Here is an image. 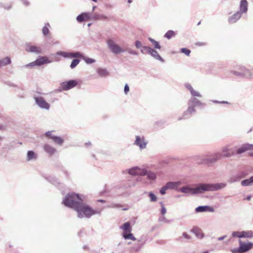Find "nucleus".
Masks as SVG:
<instances>
[{"instance_id":"nucleus-1","label":"nucleus","mask_w":253,"mask_h":253,"mask_svg":"<svg viewBox=\"0 0 253 253\" xmlns=\"http://www.w3.org/2000/svg\"><path fill=\"white\" fill-rule=\"evenodd\" d=\"M84 197L75 193L68 194L63 200L62 203L66 207L74 209L78 213V217L81 218H89L92 215L100 214V211L94 210L84 203Z\"/></svg>"},{"instance_id":"nucleus-2","label":"nucleus","mask_w":253,"mask_h":253,"mask_svg":"<svg viewBox=\"0 0 253 253\" xmlns=\"http://www.w3.org/2000/svg\"><path fill=\"white\" fill-rule=\"evenodd\" d=\"M178 191L188 195L202 193L206 191V185H200L195 188H191L189 186L182 187Z\"/></svg>"},{"instance_id":"nucleus-3","label":"nucleus","mask_w":253,"mask_h":253,"mask_svg":"<svg viewBox=\"0 0 253 253\" xmlns=\"http://www.w3.org/2000/svg\"><path fill=\"white\" fill-rule=\"evenodd\" d=\"M107 47L113 54H119L125 51V50L117 44L113 39H109L106 41Z\"/></svg>"},{"instance_id":"nucleus-4","label":"nucleus","mask_w":253,"mask_h":253,"mask_svg":"<svg viewBox=\"0 0 253 253\" xmlns=\"http://www.w3.org/2000/svg\"><path fill=\"white\" fill-rule=\"evenodd\" d=\"M204 104L202 103L196 98L192 97L189 101V107L185 114L189 113L191 115L196 111L195 107L201 109L204 108Z\"/></svg>"},{"instance_id":"nucleus-5","label":"nucleus","mask_w":253,"mask_h":253,"mask_svg":"<svg viewBox=\"0 0 253 253\" xmlns=\"http://www.w3.org/2000/svg\"><path fill=\"white\" fill-rule=\"evenodd\" d=\"M127 172L133 176L135 175H141L144 176L145 175L146 173V169L143 168H140L138 167H132L127 170Z\"/></svg>"},{"instance_id":"nucleus-6","label":"nucleus","mask_w":253,"mask_h":253,"mask_svg":"<svg viewBox=\"0 0 253 253\" xmlns=\"http://www.w3.org/2000/svg\"><path fill=\"white\" fill-rule=\"evenodd\" d=\"M34 99L36 104L41 109L48 110L50 105L41 96H35Z\"/></svg>"},{"instance_id":"nucleus-7","label":"nucleus","mask_w":253,"mask_h":253,"mask_svg":"<svg viewBox=\"0 0 253 253\" xmlns=\"http://www.w3.org/2000/svg\"><path fill=\"white\" fill-rule=\"evenodd\" d=\"M58 55H60L65 58L71 59L75 57H82V54L79 52H68L65 51H58L56 53Z\"/></svg>"},{"instance_id":"nucleus-8","label":"nucleus","mask_w":253,"mask_h":253,"mask_svg":"<svg viewBox=\"0 0 253 253\" xmlns=\"http://www.w3.org/2000/svg\"><path fill=\"white\" fill-rule=\"evenodd\" d=\"M148 142L145 139L144 136H140L136 135L135 136V140L134 142V144L138 146L140 150L145 149Z\"/></svg>"},{"instance_id":"nucleus-9","label":"nucleus","mask_w":253,"mask_h":253,"mask_svg":"<svg viewBox=\"0 0 253 253\" xmlns=\"http://www.w3.org/2000/svg\"><path fill=\"white\" fill-rule=\"evenodd\" d=\"M78 84V82L76 80H70L61 83V87L63 90H68L77 86Z\"/></svg>"},{"instance_id":"nucleus-10","label":"nucleus","mask_w":253,"mask_h":253,"mask_svg":"<svg viewBox=\"0 0 253 253\" xmlns=\"http://www.w3.org/2000/svg\"><path fill=\"white\" fill-rule=\"evenodd\" d=\"M25 49L27 52L36 54H40L42 52V49L40 46L32 45L29 43L25 45Z\"/></svg>"},{"instance_id":"nucleus-11","label":"nucleus","mask_w":253,"mask_h":253,"mask_svg":"<svg viewBox=\"0 0 253 253\" xmlns=\"http://www.w3.org/2000/svg\"><path fill=\"white\" fill-rule=\"evenodd\" d=\"M240 249L242 253L247 252L251 250L253 247V243L252 242H248L247 243L243 242L241 240L239 241Z\"/></svg>"},{"instance_id":"nucleus-12","label":"nucleus","mask_w":253,"mask_h":253,"mask_svg":"<svg viewBox=\"0 0 253 253\" xmlns=\"http://www.w3.org/2000/svg\"><path fill=\"white\" fill-rule=\"evenodd\" d=\"M226 186L224 183H215V184H207V191H217L224 188Z\"/></svg>"},{"instance_id":"nucleus-13","label":"nucleus","mask_w":253,"mask_h":253,"mask_svg":"<svg viewBox=\"0 0 253 253\" xmlns=\"http://www.w3.org/2000/svg\"><path fill=\"white\" fill-rule=\"evenodd\" d=\"M221 157V154L215 153L207 155V165H211L216 162Z\"/></svg>"},{"instance_id":"nucleus-14","label":"nucleus","mask_w":253,"mask_h":253,"mask_svg":"<svg viewBox=\"0 0 253 253\" xmlns=\"http://www.w3.org/2000/svg\"><path fill=\"white\" fill-rule=\"evenodd\" d=\"M236 68L241 71L244 78H250L253 75V72L251 70L246 68L244 66H238Z\"/></svg>"},{"instance_id":"nucleus-15","label":"nucleus","mask_w":253,"mask_h":253,"mask_svg":"<svg viewBox=\"0 0 253 253\" xmlns=\"http://www.w3.org/2000/svg\"><path fill=\"white\" fill-rule=\"evenodd\" d=\"M253 150V144L245 143L240 147L236 151L238 154H242L248 150Z\"/></svg>"},{"instance_id":"nucleus-16","label":"nucleus","mask_w":253,"mask_h":253,"mask_svg":"<svg viewBox=\"0 0 253 253\" xmlns=\"http://www.w3.org/2000/svg\"><path fill=\"white\" fill-rule=\"evenodd\" d=\"M248 10V2L247 0H241L240 2L239 10L238 11L241 14H245Z\"/></svg>"},{"instance_id":"nucleus-17","label":"nucleus","mask_w":253,"mask_h":253,"mask_svg":"<svg viewBox=\"0 0 253 253\" xmlns=\"http://www.w3.org/2000/svg\"><path fill=\"white\" fill-rule=\"evenodd\" d=\"M241 14L238 11L234 13L232 15L230 16L228 18V22L229 24H232L236 23L242 17Z\"/></svg>"},{"instance_id":"nucleus-18","label":"nucleus","mask_w":253,"mask_h":253,"mask_svg":"<svg viewBox=\"0 0 253 253\" xmlns=\"http://www.w3.org/2000/svg\"><path fill=\"white\" fill-rule=\"evenodd\" d=\"M191 231L195 235L196 237L198 239H202L205 237V235L203 231L198 226L193 227Z\"/></svg>"},{"instance_id":"nucleus-19","label":"nucleus","mask_w":253,"mask_h":253,"mask_svg":"<svg viewBox=\"0 0 253 253\" xmlns=\"http://www.w3.org/2000/svg\"><path fill=\"white\" fill-rule=\"evenodd\" d=\"M185 86L186 88V89L190 92V93L193 97H202L200 92L197 90H195L189 84H185Z\"/></svg>"},{"instance_id":"nucleus-20","label":"nucleus","mask_w":253,"mask_h":253,"mask_svg":"<svg viewBox=\"0 0 253 253\" xmlns=\"http://www.w3.org/2000/svg\"><path fill=\"white\" fill-rule=\"evenodd\" d=\"M120 228L123 230L122 235L126 234L127 233L131 232L132 231V228L130 226L129 222H126L124 223L122 226L120 227Z\"/></svg>"},{"instance_id":"nucleus-21","label":"nucleus","mask_w":253,"mask_h":253,"mask_svg":"<svg viewBox=\"0 0 253 253\" xmlns=\"http://www.w3.org/2000/svg\"><path fill=\"white\" fill-rule=\"evenodd\" d=\"M37 66H41L44 64L50 63L51 62L46 56H41L36 60Z\"/></svg>"},{"instance_id":"nucleus-22","label":"nucleus","mask_w":253,"mask_h":253,"mask_svg":"<svg viewBox=\"0 0 253 253\" xmlns=\"http://www.w3.org/2000/svg\"><path fill=\"white\" fill-rule=\"evenodd\" d=\"M246 174L244 172H240L238 173L237 175L231 177L229 179L230 183H234L239 181L241 179L245 177Z\"/></svg>"},{"instance_id":"nucleus-23","label":"nucleus","mask_w":253,"mask_h":253,"mask_svg":"<svg viewBox=\"0 0 253 253\" xmlns=\"http://www.w3.org/2000/svg\"><path fill=\"white\" fill-rule=\"evenodd\" d=\"M43 149L49 155H52L56 152V149L49 144H45L43 146Z\"/></svg>"},{"instance_id":"nucleus-24","label":"nucleus","mask_w":253,"mask_h":253,"mask_svg":"<svg viewBox=\"0 0 253 253\" xmlns=\"http://www.w3.org/2000/svg\"><path fill=\"white\" fill-rule=\"evenodd\" d=\"M253 237V231L252 230L241 231L240 238H252Z\"/></svg>"},{"instance_id":"nucleus-25","label":"nucleus","mask_w":253,"mask_h":253,"mask_svg":"<svg viewBox=\"0 0 253 253\" xmlns=\"http://www.w3.org/2000/svg\"><path fill=\"white\" fill-rule=\"evenodd\" d=\"M180 184V182H169L166 184V186L168 189H176Z\"/></svg>"},{"instance_id":"nucleus-26","label":"nucleus","mask_w":253,"mask_h":253,"mask_svg":"<svg viewBox=\"0 0 253 253\" xmlns=\"http://www.w3.org/2000/svg\"><path fill=\"white\" fill-rule=\"evenodd\" d=\"M11 60L10 57H6L2 59H0V68L5 66L7 65L10 64Z\"/></svg>"},{"instance_id":"nucleus-27","label":"nucleus","mask_w":253,"mask_h":253,"mask_svg":"<svg viewBox=\"0 0 253 253\" xmlns=\"http://www.w3.org/2000/svg\"><path fill=\"white\" fill-rule=\"evenodd\" d=\"M241 185L243 186H248L253 185V175L249 179H246L241 181Z\"/></svg>"},{"instance_id":"nucleus-28","label":"nucleus","mask_w":253,"mask_h":253,"mask_svg":"<svg viewBox=\"0 0 253 253\" xmlns=\"http://www.w3.org/2000/svg\"><path fill=\"white\" fill-rule=\"evenodd\" d=\"M37 158V154L33 151H28L27 155V160L30 161L36 160Z\"/></svg>"},{"instance_id":"nucleus-29","label":"nucleus","mask_w":253,"mask_h":253,"mask_svg":"<svg viewBox=\"0 0 253 253\" xmlns=\"http://www.w3.org/2000/svg\"><path fill=\"white\" fill-rule=\"evenodd\" d=\"M149 54H150L152 57L157 60H159L161 61H164L163 59L159 55L158 52L152 48V50L149 52Z\"/></svg>"},{"instance_id":"nucleus-30","label":"nucleus","mask_w":253,"mask_h":253,"mask_svg":"<svg viewBox=\"0 0 253 253\" xmlns=\"http://www.w3.org/2000/svg\"><path fill=\"white\" fill-rule=\"evenodd\" d=\"M97 73L102 77H106L109 75L108 72L105 69L98 68L97 69Z\"/></svg>"},{"instance_id":"nucleus-31","label":"nucleus","mask_w":253,"mask_h":253,"mask_svg":"<svg viewBox=\"0 0 253 253\" xmlns=\"http://www.w3.org/2000/svg\"><path fill=\"white\" fill-rule=\"evenodd\" d=\"M50 139H51L55 143L60 145H61L64 142V140L59 136H51L50 137Z\"/></svg>"},{"instance_id":"nucleus-32","label":"nucleus","mask_w":253,"mask_h":253,"mask_svg":"<svg viewBox=\"0 0 253 253\" xmlns=\"http://www.w3.org/2000/svg\"><path fill=\"white\" fill-rule=\"evenodd\" d=\"M146 173L145 175L147 176L149 179L153 180L156 178V174L155 172L146 170Z\"/></svg>"},{"instance_id":"nucleus-33","label":"nucleus","mask_w":253,"mask_h":253,"mask_svg":"<svg viewBox=\"0 0 253 253\" xmlns=\"http://www.w3.org/2000/svg\"><path fill=\"white\" fill-rule=\"evenodd\" d=\"M175 33L174 31H173L172 30H169L165 34L164 37L166 38L169 40L172 37L175 36Z\"/></svg>"},{"instance_id":"nucleus-34","label":"nucleus","mask_w":253,"mask_h":253,"mask_svg":"<svg viewBox=\"0 0 253 253\" xmlns=\"http://www.w3.org/2000/svg\"><path fill=\"white\" fill-rule=\"evenodd\" d=\"M123 236L125 239H130L132 241H135L136 240V238L133 236V234L131 233V232L124 234Z\"/></svg>"},{"instance_id":"nucleus-35","label":"nucleus","mask_w":253,"mask_h":253,"mask_svg":"<svg viewBox=\"0 0 253 253\" xmlns=\"http://www.w3.org/2000/svg\"><path fill=\"white\" fill-rule=\"evenodd\" d=\"M148 39H149V41H150L152 42V43L154 45V47L155 48H157V49L161 48V46L160 45L159 43L158 42L156 41L154 39L150 38H149Z\"/></svg>"},{"instance_id":"nucleus-36","label":"nucleus","mask_w":253,"mask_h":253,"mask_svg":"<svg viewBox=\"0 0 253 253\" xmlns=\"http://www.w3.org/2000/svg\"><path fill=\"white\" fill-rule=\"evenodd\" d=\"M102 18H106V17L104 16L103 15H100V14L97 13H94L92 15H91V20H98Z\"/></svg>"},{"instance_id":"nucleus-37","label":"nucleus","mask_w":253,"mask_h":253,"mask_svg":"<svg viewBox=\"0 0 253 253\" xmlns=\"http://www.w3.org/2000/svg\"><path fill=\"white\" fill-rule=\"evenodd\" d=\"M222 152L223 153V156L226 157H229L231 156V154L229 152V149L227 147H224L222 149Z\"/></svg>"},{"instance_id":"nucleus-38","label":"nucleus","mask_w":253,"mask_h":253,"mask_svg":"<svg viewBox=\"0 0 253 253\" xmlns=\"http://www.w3.org/2000/svg\"><path fill=\"white\" fill-rule=\"evenodd\" d=\"M80 60L79 59H73L71 63V65H70L71 68V69L75 68L78 65V64L80 63Z\"/></svg>"},{"instance_id":"nucleus-39","label":"nucleus","mask_w":253,"mask_h":253,"mask_svg":"<svg viewBox=\"0 0 253 253\" xmlns=\"http://www.w3.org/2000/svg\"><path fill=\"white\" fill-rule=\"evenodd\" d=\"M151 50H152V48L151 47H148V46H144L142 47V49H141V52L142 53H148V54H149V52L151 51Z\"/></svg>"},{"instance_id":"nucleus-40","label":"nucleus","mask_w":253,"mask_h":253,"mask_svg":"<svg viewBox=\"0 0 253 253\" xmlns=\"http://www.w3.org/2000/svg\"><path fill=\"white\" fill-rule=\"evenodd\" d=\"M195 212L197 213L206 212V206H199L196 208Z\"/></svg>"},{"instance_id":"nucleus-41","label":"nucleus","mask_w":253,"mask_h":253,"mask_svg":"<svg viewBox=\"0 0 253 253\" xmlns=\"http://www.w3.org/2000/svg\"><path fill=\"white\" fill-rule=\"evenodd\" d=\"M49 26H50L49 24L47 23L45 25V26L44 27H43V28H42V32L44 36H46L48 34L49 29H48V27H49Z\"/></svg>"},{"instance_id":"nucleus-42","label":"nucleus","mask_w":253,"mask_h":253,"mask_svg":"<svg viewBox=\"0 0 253 253\" xmlns=\"http://www.w3.org/2000/svg\"><path fill=\"white\" fill-rule=\"evenodd\" d=\"M0 7H3L6 10L11 9L12 4L11 3H0Z\"/></svg>"},{"instance_id":"nucleus-43","label":"nucleus","mask_w":253,"mask_h":253,"mask_svg":"<svg viewBox=\"0 0 253 253\" xmlns=\"http://www.w3.org/2000/svg\"><path fill=\"white\" fill-rule=\"evenodd\" d=\"M84 20H91V14L89 12H84L82 13Z\"/></svg>"},{"instance_id":"nucleus-44","label":"nucleus","mask_w":253,"mask_h":253,"mask_svg":"<svg viewBox=\"0 0 253 253\" xmlns=\"http://www.w3.org/2000/svg\"><path fill=\"white\" fill-rule=\"evenodd\" d=\"M82 58H83L84 60V61L86 64H92L95 62V60L92 58H85V57H83V56L82 57Z\"/></svg>"},{"instance_id":"nucleus-45","label":"nucleus","mask_w":253,"mask_h":253,"mask_svg":"<svg viewBox=\"0 0 253 253\" xmlns=\"http://www.w3.org/2000/svg\"><path fill=\"white\" fill-rule=\"evenodd\" d=\"M230 72L235 76L240 77L241 78H244L241 71H234V70H231L230 71Z\"/></svg>"},{"instance_id":"nucleus-46","label":"nucleus","mask_w":253,"mask_h":253,"mask_svg":"<svg viewBox=\"0 0 253 253\" xmlns=\"http://www.w3.org/2000/svg\"><path fill=\"white\" fill-rule=\"evenodd\" d=\"M181 52L184 54H185L187 56H189L191 51L190 50L186 48H182L181 49Z\"/></svg>"},{"instance_id":"nucleus-47","label":"nucleus","mask_w":253,"mask_h":253,"mask_svg":"<svg viewBox=\"0 0 253 253\" xmlns=\"http://www.w3.org/2000/svg\"><path fill=\"white\" fill-rule=\"evenodd\" d=\"M149 196L150 198L151 202H154L157 200V198L156 196L155 195V194H154L152 192L149 193Z\"/></svg>"},{"instance_id":"nucleus-48","label":"nucleus","mask_w":253,"mask_h":253,"mask_svg":"<svg viewBox=\"0 0 253 253\" xmlns=\"http://www.w3.org/2000/svg\"><path fill=\"white\" fill-rule=\"evenodd\" d=\"M122 207V205L121 204H115L112 203L107 206L109 208H119Z\"/></svg>"},{"instance_id":"nucleus-49","label":"nucleus","mask_w":253,"mask_h":253,"mask_svg":"<svg viewBox=\"0 0 253 253\" xmlns=\"http://www.w3.org/2000/svg\"><path fill=\"white\" fill-rule=\"evenodd\" d=\"M126 51L130 54L137 55L138 52L131 48H127Z\"/></svg>"},{"instance_id":"nucleus-50","label":"nucleus","mask_w":253,"mask_h":253,"mask_svg":"<svg viewBox=\"0 0 253 253\" xmlns=\"http://www.w3.org/2000/svg\"><path fill=\"white\" fill-rule=\"evenodd\" d=\"M212 102L214 103H220L222 104H229L230 103L226 101H219L216 100H212Z\"/></svg>"},{"instance_id":"nucleus-51","label":"nucleus","mask_w":253,"mask_h":253,"mask_svg":"<svg viewBox=\"0 0 253 253\" xmlns=\"http://www.w3.org/2000/svg\"><path fill=\"white\" fill-rule=\"evenodd\" d=\"M232 253H242L241 249H240V246L237 248H234L231 250Z\"/></svg>"},{"instance_id":"nucleus-52","label":"nucleus","mask_w":253,"mask_h":253,"mask_svg":"<svg viewBox=\"0 0 253 253\" xmlns=\"http://www.w3.org/2000/svg\"><path fill=\"white\" fill-rule=\"evenodd\" d=\"M241 234V232L239 231H233L232 233V236L233 237H238L240 238V235Z\"/></svg>"},{"instance_id":"nucleus-53","label":"nucleus","mask_w":253,"mask_h":253,"mask_svg":"<svg viewBox=\"0 0 253 253\" xmlns=\"http://www.w3.org/2000/svg\"><path fill=\"white\" fill-rule=\"evenodd\" d=\"M167 190H168V189L167 187H166V186L165 185L161 188L160 191V193L162 195H164L166 194V192Z\"/></svg>"},{"instance_id":"nucleus-54","label":"nucleus","mask_w":253,"mask_h":253,"mask_svg":"<svg viewBox=\"0 0 253 253\" xmlns=\"http://www.w3.org/2000/svg\"><path fill=\"white\" fill-rule=\"evenodd\" d=\"M76 19H77V21L79 22H82L84 21V18H83V16L82 15V13H81V14L79 15L77 17Z\"/></svg>"},{"instance_id":"nucleus-55","label":"nucleus","mask_w":253,"mask_h":253,"mask_svg":"<svg viewBox=\"0 0 253 253\" xmlns=\"http://www.w3.org/2000/svg\"><path fill=\"white\" fill-rule=\"evenodd\" d=\"M135 45L137 48H140L142 47V43L139 41H136L135 42Z\"/></svg>"},{"instance_id":"nucleus-56","label":"nucleus","mask_w":253,"mask_h":253,"mask_svg":"<svg viewBox=\"0 0 253 253\" xmlns=\"http://www.w3.org/2000/svg\"><path fill=\"white\" fill-rule=\"evenodd\" d=\"M182 236L187 240H191L192 239L191 236L188 235L186 232H183L182 233Z\"/></svg>"},{"instance_id":"nucleus-57","label":"nucleus","mask_w":253,"mask_h":253,"mask_svg":"<svg viewBox=\"0 0 253 253\" xmlns=\"http://www.w3.org/2000/svg\"><path fill=\"white\" fill-rule=\"evenodd\" d=\"M166 212H167V209L164 207V206L163 204H162L161 211V214L162 215H164L166 214Z\"/></svg>"},{"instance_id":"nucleus-58","label":"nucleus","mask_w":253,"mask_h":253,"mask_svg":"<svg viewBox=\"0 0 253 253\" xmlns=\"http://www.w3.org/2000/svg\"><path fill=\"white\" fill-rule=\"evenodd\" d=\"M129 90V87L127 84H126L124 87V93L127 94Z\"/></svg>"},{"instance_id":"nucleus-59","label":"nucleus","mask_w":253,"mask_h":253,"mask_svg":"<svg viewBox=\"0 0 253 253\" xmlns=\"http://www.w3.org/2000/svg\"><path fill=\"white\" fill-rule=\"evenodd\" d=\"M34 66H37V63L36 60L34 62H32L29 64H28L25 65L26 67H33Z\"/></svg>"},{"instance_id":"nucleus-60","label":"nucleus","mask_w":253,"mask_h":253,"mask_svg":"<svg viewBox=\"0 0 253 253\" xmlns=\"http://www.w3.org/2000/svg\"><path fill=\"white\" fill-rule=\"evenodd\" d=\"M214 211V210L213 207H210L209 206L207 205V212H213Z\"/></svg>"},{"instance_id":"nucleus-61","label":"nucleus","mask_w":253,"mask_h":253,"mask_svg":"<svg viewBox=\"0 0 253 253\" xmlns=\"http://www.w3.org/2000/svg\"><path fill=\"white\" fill-rule=\"evenodd\" d=\"M25 6H28L30 5V2L28 0H20Z\"/></svg>"},{"instance_id":"nucleus-62","label":"nucleus","mask_w":253,"mask_h":253,"mask_svg":"<svg viewBox=\"0 0 253 253\" xmlns=\"http://www.w3.org/2000/svg\"><path fill=\"white\" fill-rule=\"evenodd\" d=\"M52 132H53L52 131H48L46 132L45 133V136L46 137H49V138H50V137L51 136H53L52 135Z\"/></svg>"},{"instance_id":"nucleus-63","label":"nucleus","mask_w":253,"mask_h":253,"mask_svg":"<svg viewBox=\"0 0 253 253\" xmlns=\"http://www.w3.org/2000/svg\"><path fill=\"white\" fill-rule=\"evenodd\" d=\"M226 235H224V236H223L222 237H219L218 238V241H221V240H223L224 239H225L226 238Z\"/></svg>"},{"instance_id":"nucleus-64","label":"nucleus","mask_w":253,"mask_h":253,"mask_svg":"<svg viewBox=\"0 0 253 253\" xmlns=\"http://www.w3.org/2000/svg\"><path fill=\"white\" fill-rule=\"evenodd\" d=\"M252 198V196L251 195H248L246 198L245 199V200H247L248 201H250Z\"/></svg>"}]
</instances>
